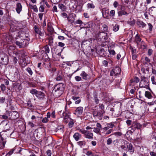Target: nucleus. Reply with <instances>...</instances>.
I'll return each mask as SVG.
<instances>
[{
	"label": "nucleus",
	"instance_id": "nucleus-11",
	"mask_svg": "<svg viewBox=\"0 0 156 156\" xmlns=\"http://www.w3.org/2000/svg\"><path fill=\"white\" fill-rule=\"evenodd\" d=\"M62 116L63 118V122L66 123H68V120L71 118L69 117V115L66 112L63 113Z\"/></svg>",
	"mask_w": 156,
	"mask_h": 156
},
{
	"label": "nucleus",
	"instance_id": "nucleus-16",
	"mask_svg": "<svg viewBox=\"0 0 156 156\" xmlns=\"http://www.w3.org/2000/svg\"><path fill=\"white\" fill-rule=\"evenodd\" d=\"M93 23L91 22H89L88 23H84L82 25V27H84L86 28H89L92 27L93 26Z\"/></svg>",
	"mask_w": 156,
	"mask_h": 156
},
{
	"label": "nucleus",
	"instance_id": "nucleus-53",
	"mask_svg": "<svg viewBox=\"0 0 156 156\" xmlns=\"http://www.w3.org/2000/svg\"><path fill=\"white\" fill-rule=\"evenodd\" d=\"M52 11L53 12H58L57 7L56 5H54L53 6L52 9Z\"/></svg>",
	"mask_w": 156,
	"mask_h": 156
},
{
	"label": "nucleus",
	"instance_id": "nucleus-10",
	"mask_svg": "<svg viewBox=\"0 0 156 156\" xmlns=\"http://www.w3.org/2000/svg\"><path fill=\"white\" fill-rule=\"evenodd\" d=\"M83 108L82 107H79L75 110L74 114L77 116L82 115L83 112Z\"/></svg>",
	"mask_w": 156,
	"mask_h": 156
},
{
	"label": "nucleus",
	"instance_id": "nucleus-48",
	"mask_svg": "<svg viewBox=\"0 0 156 156\" xmlns=\"http://www.w3.org/2000/svg\"><path fill=\"white\" fill-rule=\"evenodd\" d=\"M94 131L96 133H98L100 132V129L99 128H94Z\"/></svg>",
	"mask_w": 156,
	"mask_h": 156
},
{
	"label": "nucleus",
	"instance_id": "nucleus-18",
	"mask_svg": "<svg viewBox=\"0 0 156 156\" xmlns=\"http://www.w3.org/2000/svg\"><path fill=\"white\" fill-rule=\"evenodd\" d=\"M47 26L48 30V31L51 33L53 32L54 31V30L52 27L51 23L50 22H48V23Z\"/></svg>",
	"mask_w": 156,
	"mask_h": 156
},
{
	"label": "nucleus",
	"instance_id": "nucleus-17",
	"mask_svg": "<svg viewBox=\"0 0 156 156\" xmlns=\"http://www.w3.org/2000/svg\"><path fill=\"white\" fill-rule=\"evenodd\" d=\"M47 143L48 146H54L55 145V142L53 140L51 139H48L47 140Z\"/></svg>",
	"mask_w": 156,
	"mask_h": 156
},
{
	"label": "nucleus",
	"instance_id": "nucleus-21",
	"mask_svg": "<svg viewBox=\"0 0 156 156\" xmlns=\"http://www.w3.org/2000/svg\"><path fill=\"white\" fill-rule=\"evenodd\" d=\"M36 96L39 98H43L44 96V94L41 91H38Z\"/></svg>",
	"mask_w": 156,
	"mask_h": 156
},
{
	"label": "nucleus",
	"instance_id": "nucleus-61",
	"mask_svg": "<svg viewBox=\"0 0 156 156\" xmlns=\"http://www.w3.org/2000/svg\"><path fill=\"white\" fill-rule=\"evenodd\" d=\"M94 100L95 102L96 103V104H98L99 103V100L98 99L96 95H95L94 97Z\"/></svg>",
	"mask_w": 156,
	"mask_h": 156
},
{
	"label": "nucleus",
	"instance_id": "nucleus-8",
	"mask_svg": "<svg viewBox=\"0 0 156 156\" xmlns=\"http://www.w3.org/2000/svg\"><path fill=\"white\" fill-rule=\"evenodd\" d=\"M34 29L35 32L41 36L43 37L44 36V34L43 31H41V28L37 25H35Z\"/></svg>",
	"mask_w": 156,
	"mask_h": 156
},
{
	"label": "nucleus",
	"instance_id": "nucleus-46",
	"mask_svg": "<svg viewBox=\"0 0 156 156\" xmlns=\"http://www.w3.org/2000/svg\"><path fill=\"white\" fill-rule=\"evenodd\" d=\"M44 7L43 5H41L39 8V11L40 12H43L44 11Z\"/></svg>",
	"mask_w": 156,
	"mask_h": 156
},
{
	"label": "nucleus",
	"instance_id": "nucleus-62",
	"mask_svg": "<svg viewBox=\"0 0 156 156\" xmlns=\"http://www.w3.org/2000/svg\"><path fill=\"white\" fill-rule=\"evenodd\" d=\"M153 51L152 49H149L148 51V55L149 56L151 55L152 54Z\"/></svg>",
	"mask_w": 156,
	"mask_h": 156
},
{
	"label": "nucleus",
	"instance_id": "nucleus-37",
	"mask_svg": "<svg viewBox=\"0 0 156 156\" xmlns=\"http://www.w3.org/2000/svg\"><path fill=\"white\" fill-rule=\"evenodd\" d=\"M135 23V20L134 19H130V20L128 21V23L131 25H133Z\"/></svg>",
	"mask_w": 156,
	"mask_h": 156
},
{
	"label": "nucleus",
	"instance_id": "nucleus-25",
	"mask_svg": "<svg viewBox=\"0 0 156 156\" xmlns=\"http://www.w3.org/2000/svg\"><path fill=\"white\" fill-rule=\"evenodd\" d=\"M80 76L82 77V78L85 80H87L88 77V75L84 71L82 72Z\"/></svg>",
	"mask_w": 156,
	"mask_h": 156
},
{
	"label": "nucleus",
	"instance_id": "nucleus-57",
	"mask_svg": "<svg viewBox=\"0 0 156 156\" xmlns=\"http://www.w3.org/2000/svg\"><path fill=\"white\" fill-rule=\"evenodd\" d=\"M37 73L41 77H44L45 76V74L42 72H37Z\"/></svg>",
	"mask_w": 156,
	"mask_h": 156
},
{
	"label": "nucleus",
	"instance_id": "nucleus-19",
	"mask_svg": "<svg viewBox=\"0 0 156 156\" xmlns=\"http://www.w3.org/2000/svg\"><path fill=\"white\" fill-rule=\"evenodd\" d=\"M72 98L74 101H76L75 103L76 104H79L80 103L81 100L79 99V97H76L75 96H73L72 97Z\"/></svg>",
	"mask_w": 156,
	"mask_h": 156
},
{
	"label": "nucleus",
	"instance_id": "nucleus-43",
	"mask_svg": "<svg viewBox=\"0 0 156 156\" xmlns=\"http://www.w3.org/2000/svg\"><path fill=\"white\" fill-rule=\"evenodd\" d=\"M62 75L58 74L56 78V79L57 81H59L62 80Z\"/></svg>",
	"mask_w": 156,
	"mask_h": 156
},
{
	"label": "nucleus",
	"instance_id": "nucleus-59",
	"mask_svg": "<svg viewBox=\"0 0 156 156\" xmlns=\"http://www.w3.org/2000/svg\"><path fill=\"white\" fill-rule=\"evenodd\" d=\"M115 11L114 10H111L110 12V15L111 16L113 17L115 16Z\"/></svg>",
	"mask_w": 156,
	"mask_h": 156
},
{
	"label": "nucleus",
	"instance_id": "nucleus-24",
	"mask_svg": "<svg viewBox=\"0 0 156 156\" xmlns=\"http://www.w3.org/2000/svg\"><path fill=\"white\" fill-rule=\"evenodd\" d=\"M136 24L137 25L140 27L144 28L146 25V24L141 21H138L137 22Z\"/></svg>",
	"mask_w": 156,
	"mask_h": 156
},
{
	"label": "nucleus",
	"instance_id": "nucleus-33",
	"mask_svg": "<svg viewBox=\"0 0 156 156\" xmlns=\"http://www.w3.org/2000/svg\"><path fill=\"white\" fill-rule=\"evenodd\" d=\"M141 38H140V36L138 34L136 35L135 37V40L137 44L141 41Z\"/></svg>",
	"mask_w": 156,
	"mask_h": 156
},
{
	"label": "nucleus",
	"instance_id": "nucleus-40",
	"mask_svg": "<svg viewBox=\"0 0 156 156\" xmlns=\"http://www.w3.org/2000/svg\"><path fill=\"white\" fill-rule=\"evenodd\" d=\"M119 26L118 25L116 24L113 27V30L115 32H116L119 30Z\"/></svg>",
	"mask_w": 156,
	"mask_h": 156
},
{
	"label": "nucleus",
	"instance_id": "nucleus-45",
	"mask_svg": "<svg viewBox=\"0 0 156 156\" xmlns=\"http://www.w3.org/2000/svg\"><path fill=\"white\" fill-rule=\"evenodd\" d=\"M151 81L152 82V83L153 84L156 85V81H155V78L154 76H151Z\"/></svg>",
	"mask_w": 156,
	"mask_h": 156
},
{
	"label": "nucleus",
	"instance_id": "nucleus-15",
	"mask_svg": "<svg viewBox=\"0 0 156 156\" xmlns=\"http://www.w3.org/2000/svg\"><path fill=\"white\" fill-rule=\"evenodd\" d=\"M93 114L94 117L101 118L103 115V114L100 112L94 110L93 112Z\"/></svg>",
	"mask_w": 156,
	"mask_h": 156
},
{
	"label": "nucleus",
	"instance_id": "nucleus-26",
	"mask_svg": "<svg viewBox=\"0 0 156 156\" xmlns=\"http://www.w3.org/2000/svg\"><path fill=\"white\" fill-rule=\"evenodd\" d=\"M139 80L140 79L138 77L135 76L131 79L130 82L131 83H137L139 82Z\"/></svg>",
	"mask_w": 156,
	"mask_h": 156
},
{
	"label": "nucleus",
	"instance_id": "nucleus-7",
	"mask_svg": "<svg viewBox=\"0 0 156 156\" xmlns=\"http://www.w3.org/2000/svg\"><path fill=\"white\" fill-rule=\"evenodd\" d=\"M9 119L12 120H15L18 118L19 115L18 113L16 111H14L10 113Z\"/></svg>",
	"mask_w": 156,
	"mask_h": 156
},
{
	"label": "nucleus",
	"instance_id": "nucleus-58",
	"mask_svg": "<svg viewBox=\"0 0 156 156\" xmlns=\"http://www.w3.org/2000/svg\"><path fill=\"white\" fill-rule=\"evenodd\" d=\"M148 26H149V31L151 32L152 30L153 26L151 23H148Z\"/></svg>",
	"mask_w": 156,
	"mask_h": 156
},
{
	"label": "nucleus",
	"instance_id": "nucleus-6",
	"mask_svg": "<svg viewBox=\"0 0 156 156\" xmlns=\"http://www.w3.org/2000/svg\"><path fill=\"white\" fill-rule=\"evenodd\" d=\"M120 72L121 69L119 67H115L111 71L110 76H117L120 73Z\"/></svg>",
	"mask_w": 156,
	"mask_h": 156
},
{
	"label": "nucleus",
	"instance_id": "nucleus-27",
	"mask_svg": "<svg viewBox=\"0 0 156 156\" xmlns=\"http://www.w3.org/2000/svg\"><path fill=\"white\" fill-rule=\"evenodd\" d=\"M145 96L149 99H151L153 96L150 92L148 91H146L145 94Z\"/></svg>",
	"mask_w": 156,
	"mask_h": 156
},
{
	"label": "nucleus",
	"instance_id": "nucleus-3",
	"mask_svg": "<svg viewBox=\"0 0 156 156\" xmlns=\"http://www.w3.org/2000/svg\"><path fill=\"white\" fill-rule=\"evenodd\" d=\"M96 36L98 39H100V41H102V42H104L108 39V37L107 34L104 32H98Z\"/></svg>",
	"mask_w": 156,
	"mask_h": 156
},
{
	"label": "nucleus",
	"instance_id": "nucleus-52",
	"mask_svg": "<svg viewBox=\"0 0 156 156\" xmlns=\"http://www.w3.org/2000/svg\"><path fill=\"white\" fill-rule=\"evenodd\" d=\"M51 2L54 4H56L60 2L62 0H50Z\"/></svg>",
	"mask_w": 156,
	"mask_h": 156
},
{
	"label": "nucleus",
	"instance_id": "nucleus-20",
	"mask_svg": "<svg viewBox=\"0 0 156 156\" xmlns=\"http://www.w3.org/2000/svg\"><path fill=\"white\" fill-rule=\"evenodd\" d=\"M14 152L16 153H20L21 151L24 150L20 147H15L13 148Z\"/></svg>",
	"mask_w": 156,
	"mask_h": 156
},
{
	"label": "nucleus",
	"instance_id": "nucleus-50",
	"mask_svg": "<svg viewBox=\"0 0 156 156\" xmlns=\"http://www.w3.org/2000/svg\"><path fill=\"white\" fill-rule=\"evenodd\" d=\"M76 23L80 25V26H81L83 25V22L80 20H77L76 22Z\"/></svg>",
	"mask_w": 156,
	"mask_h": 156
},
{
	"label": "nucleus",
	"instance_id": "nucleus-49",
	"mask_svg": "<svg viewBox=\"0 0 156 156\" xmlns=\"http://www.w3.org/2000/svg\"><path fill=\"white\" fill-rule=\"evenodd\" d=\"M5 100V97H1L0 98V103L3 104L4 103Z\"/></svg>",
	"mask_w": 156,
	"mask_h": 156
},
{
	"label": "nucleus",
	"instance_id": "nucleus-22",
	"mask_svg": "<svg viewBox=\"0 0 156 156\" xmlns=\"http://www.w3.org/2000/svg\"><path fill=\"white\" fill-rule=\"evenodd\" d=\"M81 137V134L78 133H75L73 136V138L77 141H78Z\"/></svg>",
	"mask_w": 156,
	"mask_h": 156
},
{
	"label": "nucleus",
	"instance_id": "nucleus-63",
	"mask_svg": "<svg viewBox=\"0 0 156 156\" xmlns=\"http://www.w3.org/2000/svg\"><path fill=\"white\" fill-rule=\"evenodd\" d=\"M28 124L30 125L31 128H33L34 126V124L32 122L30 121L28 122Z\"/></svg>",
	"mask_w": 156,
	"mask_h": 156
},
{
	"label": "nucleus",
	"instance_id": "nucleus-1",
	"mask_svg": "<svg viewBox=\"0 0 156 156\" xmlns=\"http://www.w3.org/2000/svg\"><path fill=\"white\" fill-rule=\"evenodd\" d=\"M64 90V84L62 83H59L55 86L52 92L55 97H59L62 94Z\"/></svg>",
	"mask_w": 156,
	"mask_h": 156
},
{
	"label": "nucleus",
	"instance_id": "nucleus-34",
	"mask_svg": "<svg viewBox=\"0 0 156 156\" xmlns=\"http://www.w3.org/2000/svg\"><path fill=\"white\" fill-rule=\"evenodd\" d=\"M5 140L2 137L0 140V146H4L5 145Z\"/></svg>",
	"mask_w": 156,
	"mask_h": 156
},
{
	"label": "nucleus",
	"instance_id": "nucleus-29",
	"mask_svg": "<svg viewBox=\"0 0 156 156\" xmlns=\"http://www.w3.org/2000/svg\"><path fill=\"white\" fill-rule=\"evenodd\" d=\"M118 13L119 17L122 16V15H127L128 14L126 12L123 10L118 11Z\"/></svg>",
	"mask_w": 156,
	"mask_h": 156
},
{
	"label": "nucleus",
	"instance_id": "nucleus-23",
	"mask_svg": "<svg viewBox=\"0 0 156 156\" xmlns=\"http://www.w3.org/2000/svg\"><path fill=\"white\" fill-rule=\"evenodd\" d=\"M58 8L61 9V11H65L66 10V7L62 4H59L58 5Z\"/></svg>",
	"mask_w": 156,
	"mask_h": 156
},
{
	"label": "nucleus",
	"instance_id": "nucleus-28",
	"mask_svg": "<svg viewBox=\"0 0 156 156\" xmlns=\"http://www.w3.org/2000/svg\"><path fill=\"white\" fill-rule=\"evenodd\" d=\"M99 108L100 109L99 112L103 114L105 113L104 106L103 104H100L99 105Z\"/></svg>",
	"mask_w": 156,
	"mask_h": 156
},
{
	"label": "nucleus",
	"instance_id": "nucleus-47",
	"mask_svg": "<svg viewBox=\"0 0 156 156\" xmlns=\"http://www.w3.org/2000/svg\"><path fill=\"white\" fill-rule=\"evenodd\" d=\"M61 16L64 18H67L68 19L69 18V16H67V14L65 12H63L61 14Z\"/></svg>",
	"mask_w": 156,
	"mask_h": 156
},
{
	"label": "nucleus",
	"instance_id": "nucleus-9",
	"mask_svg": "<svg viewBox=\"0 0 156 156\" xmlns=\"http://www.w3.org/2000/svg\"><path fill=\"white\" fill-rule=\"evenodd\" d=\"M102 13L103 16L105 18L108 19L109 15V10L106 8H104L102 9Z\"/></svg>",
	"mask_w": 156,
	"mask_h": 156
},
{
	"label": "nucleus",
	"instance_id": "nucleus-13",
	"mask_svg": "<svg viewBox=\"0 0 156 156\" xmlns=\"http://www.w3.org/2000/svg\"><path fill=\"white\" fill-rule=\"evenodd\" d=\"M22 6L20 3H17L16 5V10L17 13L19 14L22 11Z\"/></svg>",
	"mask_w": 156,
	"mask_h": 156
},
{
	"label": "nucleus",
	"instance_id": "nucleus-39",
	"mask_svg": "<svg viewBox=\"0 0 156 156\" xmlns=\"http://www.w3.org/2000/svg\"><path fill=\"white\" fill-rule=\"evenodd\" d=\"M78 145L80 146H84L86 144V142L84 141H82L77 142Z\"/></svg>",
	"mask_w": 156,
	"mask_h": 156
},
{
	"label": "nucleus",
	"instance_id": "nucleus-4",
	"mask_svg": "<svg viewBox=\"0 0 156 156\" xmlns=\"http://www.w3.org/2000/svg\"><path fill=\"white\" fill-rule=\"evenodd\" d=\"M9 62L8 56L4 53L0 54V63L2 65H7Z\"/></svg>",
	"mask_w": 156,
	"mask_h": 156
},
{
	"label": "nucleus",
	"instance_id": "nucleus-5",
	"mask_svg": "<svg viewBox=\"0 0 156 156\" xmlns=\"http://www.w3.org/2000/svg\"><path fill=\"white\" fill-rule=\"evenodd\" d=\"M79 131L82 134H83L85 137L89 139L93 138V134L92 133L90 132L89 131L82 129H79Z\"/></svg>",
	"mask_w": 156,
	"mask_h": 156
},
{
	"label": "nucleus",
	"instance_id": "nucleus-56",
	"mask_svg": "<svg viewBox=\"0 0 156 156\" xmlns=\"http://www.w3.org/2000/svg\"><path fill=\"white\" fill-rule=\"evenodd\" d=\"M112 141L111 138H108L107 141V145H109L112 143Z\"/></svg>",
	"mask_w": 156,
	"mask_h": 156
},
{
	"label": "nucleus",
	"instance_id": "nucleus-12",
	"mask_svg": "<svg viewBox=\"0 0 156 156\" xmlns=\"http://www.w3.org/2000/svg\"><path fill=\"white\" fill-rule=\"evenodd\" d=\"M48 45L50 46H53L54 35L51 34L48 35Z\"/></svg>",
	"mask_w": 156,
	"mask_h": 156
},
{
	"label": "nucleus",
	"instance_id": "nucleus-54",
	"mask_svg": "<svg viewBox=\"0 0 156 156\" xmlns=\"http://www.w3.org/2000/svg\"><path fill=\"white\" fill-rule=\"evenodd\" d=\"M73 0H65L64 3L66 5H69L70 4V3Z\"/></svg>",
	"mask_w": 156,
	"mask_h": 156
},
{
	"label": "nucleus",
	"instance_id": "nucleus-30",
	"mask_svg": "<svg viewBox=\"0 0 156 156\" xmlns=\"http://www.w3.org/2000/svg\"><path fill=\"white\" fill-rule=\"evenodd\" d=\"M69 122L68 126L70 128L72 127L74 124V120L71 118L69 120H68V122Z\"/></svg>",
	"mask_w": 156,
	"mask_h": 156
},
{
	"label": "nucleus",
	"instance_id": "nucleus-42",
	"mask_svg": "<svg viewBox=\"0 0 156 156\" xmlns=\"http://www.w3.org/2000/svg\"><path fill=\"white\" fill-rule=\"evenodd\" d=\"M27 105L28 107L31 108L34 107L33 105L31 103V101L30 100H29L27 101Z\"/></svg>",
	"mask_w": 156,
	"mask_h": 156
},
{
	"label": "nucleus",
	"instance_id": "nucleus-38",
	"mask_svg": "<svg viewBox=\"0 0 156 156\" xmlns=\"http://www.w3.org/2000/svg\"><path fill=\"white\" fill-rule=\"evenodd\" d=\"M26 70L30 75V76H32V75L33 72L30 68L29 67L27 68Z\"/></svg>",
	"mask_w": 156,
	"mask_h": 156
},
{
	"label": "nucleus",
	"instance_id": "nucleus-51",
	"mask_svg": "<svg viewBox=\"0 0 156 156\" xmlns=\"http://www.w3.org/2000/svg\"><path fill=\"white\" fill-rule=\"evenodd\" d=\"M108 51H109L110 55H114L115 54V52L114 50L108 49Z\"/></svg>",
	"mask_w": 156,
	"mask_h": 156
},
{
	"label": "nucleus",
	"instance_id": "nucleus-60",
	"mask_svg": "<svg viewBox=\"0 0 156 156\" xmlns=\"http://www.w3.org/2000/svg\"><path fill=\"white\" fill-rule=\"evenodd\" d=\"M114 135L117 136H120L122 135V133L120 132H116L114 134Z\"/></svg>",
	"mask_w": 156,
	"mask_h": 156
},
{
	"label": "nucleus",
	"instance_id": "nucleus-55",
	"mask_svg": "<svg viewBox=\"0 0 156 156\" xmlns=\"http://www.w3.org/2000/svg\"><path fill=\"white\" fill-rule=\"evenodd\" d=\"M75 79L77 81H79L82 80L81 78L79 76H77L75 77Z\"/></svg>",
	"mask_w": 156,
	"mask_h": 156
},
{
	"label": "nucleus",
	"instance_id": "nucleus-31",
	"mask_svg": "<svg viewBox=\"0 0 156 156\" xmlns=\"http://www.w3.org/2000/svg\"><path fill=\"white\" fill-rule=\"evenodd\" d=\"M29 6L31 9H33L35 12H38V9L36 5H32L31 4H29Z\"/></svg>",
	"mask_w": 156,
	"mask_h": 156
},
{
	"label": "nucleus",
	"instance_id": "nucleus-41",
	"mask_svg": "<svg viewBox=\"0 0 156 156\" xmlns=\"http://www.w3.org/2000/svg\"><path fill=\"white\" fill-rule=\"evenodd\" d=\"M1 90L2 91L4 92L6 89V87L3 84H2L0 86Z\"/></svg>",
	"mask_w": 156,
	"mask_h": 156
},
{
	"label": "nucleus",
	"instance_id": "nucleus-14",
	"mask_svg": "<svg viewBox=\"0 0 156 156\" xmlns=\"http://www.w3.org/2000/svg\"><path fill=\"white\" fill-rule=\"evenodd\" d=\"M26 41H23V40H20L19 41H16V44L20 48H21L23 47V46H25V44L26 42Z\"/></svg>",
	"mask_w": 156,
	"mask_h": 156
},
{
	"label": "nucleus",
	"instance_id": "nucleus-32",
	"mask_svg": "<svg viewBox=\"0 0 156 156\" xmlns=\"http://www.w3.org/2000/svg\"><path fill=\"white\" fill-rule=\"evenodd\" d=\"M44 49L46 53H49L50 52V49L48 45H46L44 47Z\"/></svg>",
	"mask_w": 156,
	"mask_h": 156
},
{
	"label": "nucleus",
	"instance_id": "nucleus-64",
	"mask_svg": "<svg viewBox=\"0 0 156 156\" xmlns=\"http://www.w3.org/2000/svg\"><path fill=\"white\" fill-rule=\"evenodd\" d=\"M46 154L48 156H51V151L50 150H48L46 152Z\"/></svg>",
	"mask_w": 156,
	"mask_h": 156
},
{
	"label": "nucleus",
	"instance_id": "nucleus-44",
	"mask_svg": "<svg viewBox=\"0 0 156 156\" xmlns=\"http://www.w3.org/2000/svg\"><path fill=\"white\" fill-rule=\"evenodd\" d=\"M128 148V151L131 154H132L134 151V150L133 147H127Z\"/></svg>",
	"mask_w": 156,
	"mask_h": 156
},
{
	"label": "nucleus",
	"instance_id": "nucleus-36",
	"mask_svg": "<svg viewBox=\"0 0 156 156\" xmlns=\"http://www.w3.org/2000/svg\"><path fill=\"white\" fill-rule=\"evenodd\" d=\"M30 92L32 94H35L36 95L38 92V91L35 89H32V90H30Z\"/></svg>",
	"mask_w": 156,
	"mask_h": 156
},
{
	"label": "nucleus",
	"instance_id": "nucleus-2",
	"mask_svg": "<svg viewBox=\"0 0 156 156\" xmlns=\"http://www.w3.org/2000/svg\"><path fill=\"white\" fill-rule=\"evenodd\" d=\"M140 83L139 87L140 88L144 87L150 89L149 81V80L144 76H141Z\"/></svg>",
	"mask_w": 156,
	"mask_h": 156
},
{
	"label": "nucleus",
	"instance_id": "nucleus-35",
	"mask_svg": "<svg viewBox=\"0 0 156 156\" xmlns=\"http://www.w3.org/2000/svg\"><path fill=\"white\" fill-rule=\"evenodd\" d=\"M102 27L103 28V30H104L103 32H107L108 31V26L105 24H104L102 26Z\"/></svg>",
	"mask_w": 156,
	"mask_h": 156
}]
</instances>
